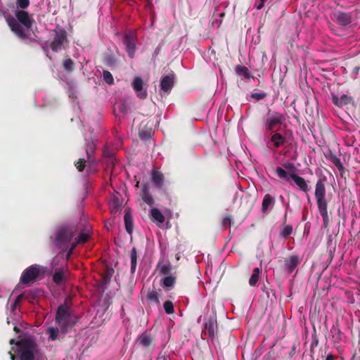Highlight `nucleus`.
I'll list each match as a JSON object with an SVG mask.
<instances>
[{"instance_id": "f257e3e1", "label": "nucleus", "mask_w": 360, "mask_h": 360, "mask_svg": "<svg viewBox=\"0 0 360 360\" xmlns=\"http://www.w3.org/2000/svg\"><path fill=\"white\" fill-rule=\"evenodd\" d=\"M39 345L32 336L24 337L16 342V347L9 352L11 360H46L40 356Z\"/></svg>"}, {"instance_id": "f03ea898", "label": "nucleus", "mask_w": 360, "mask_h": 360, "mask_svg": "<svg viewBox=\"0 0 360 360\" xmlns=\"http://www.w3.org/2000/svg\"><path fill=\"white\" fill-rule=\"evenodd\" d=\"M15 16V18L8 17L6 18L11 32L20 39H28L30 36L28 31L32 27L33 18L23 10H16Z\"/></svg>"}, {"instance_id": "7ed1b4c3", "label": "nucleus", "mask_w": 360, "mask_h": 360, "mask_svg": "<svg viewBox=\"0 0 360 360\" xmlns=\"http://www.w3.org/2000/svg\"><path fill=\"white\" fill-rule=\"evenodd\" d=\"M55 33L53 39L51 41H45L42 44V49L45 53H47V56L51 60V58L49 56L48 49L50 48L53 52L57 53L60 51L62 49H65V44L68 43L67 32L65 30L61 28H56L53 30Z\"/></svg>"}, {"instance_id": "20e7f679", "label": "nucleus", "mask_w": 360, "mask_h": 360, "mask_svg": "<svg viewBox=\"0 0 360 360\" xmlns=\"http://www.w3.org/2000/svg\"><path fill=\"white\" fill-rule=\"evenodd\" d=\"M285 122V115L280 112H272L269 110L266 117L262 122V129L266 134L279 131Z\"/></svg>"}, {"instance_id": "39448f33", "label": "nucleus", "mask_w": 360, "mask_h": 360, "mask_svg": "<svg viewBox=\"0 0 360 360\" xmlns=\"http://www.w3.org/2000/svg\"><path fill=\"white\" fill-rule=\"evenodd\" d=\"M70 303L68 300L60 304L56 311V321L60 328L62 333L65 334L68 332V328L70 324Z\"/></svg>"}, {"instance_id": "423d86ee", "label": "nucleus", "mask_w": 360, "mask_h": 360, "mask_svg": "<svg viewBox=\"0 0 360 360\" xmlns=\"http://www.w3.org/2000/svg\"><path fill=\"white\" fill-rule=\"evenodd\" d=\"M276 175L280 179H285L287 182L293 181L295 185L302 191L307 193L310 190V186L303 177L295 173H288L284 169L278 167L276 170Z\"/></svg>"}, {"instance_id": "0eeeda50", "label": "nucleus", "mask_w": 360, "mask_h": 360, "mask_svg": "<svg viewBox=\"0 0 360 360\" xmlns=\"http://www.w3.org/2000/svg\"><path fill=\"white\" fill-rule=\"evenodd\" d=\"M77 231L76 227L72 224L60 227L56 233V245L61 246L69 243Z\"/></svg>"}, {"instance_id": "6e6552de", "label": "nucleus", "mask_w": 360, "mask_h": 360, "mask_svg": "<svg viewBox=\"0 0 360 360\" xmlns=\"http://www.w3.org/2000/svg\"><path fill=\"white\" fill-rule=\"evenodd\" d=\"M96 149V143L93 141H88L86 144V159L79 158L77 162L75 163L76 168L79 172H82L85 167L86 163L88 162L91 165L96 164V160L94 158V153Z\"/></svg>"}, {"instance_id": "1a4fd4ad", "label": "nucleus", "mask_w": 360, "mask_h": 360, "mask_svg": "<svg viewBox=\"0 0 360 360\" xmlns=\"http://www.w3.org/2000/svg\"><path fill=\"white\" fill-rule=\"evenodd\" d=\"M41 273L39 265H31L22 271L20 282L23 285L29 286L37 281Z\"/></svg>"}, {"instance_id": "9d476101", "label": "nucleus", "mask_w": 360, "mask_h": 360, "mask_svg": "<svg viewBox=\"0 0 360 360\" xmlns=\"http://www.w3.org/2000/svg\"><path fill=\"white\" fill-rule=\"evenodd\" d=\"M123 44L130 58H133L136 52V34L135 31H129L123 37Z\"/></svg>"}, {"instance_id": "9b49d317", "label": "nucleus", "mask_w": 360, "mask_h": 360, "mask_svg": "<svg viewBox=\"0 0 360 360\" xmlns=\"http://www.w3.org/2000/svg\"><path fill=\"white\" fill-rule=\"evenodd\" d=\"M302 257L298 255H290L284 259L283 269L288 274L292 271L302 262Z\"/></svg>"}, {"instance_id": "f8f14e48", "label": "nucleus", "mask_w": 360, "mask_h": 360, "mask_svg": "<svg viewBox=\"0 0 360 360\" xmlns=\"http://www.w3.org/2000/svg\"><path fill=\"white\" fill-rule=\"evenodd\" d=\"M174 81L175 74L173 72L162 76L160 84V91L167 95L169 94L174 85Z\"/></svg>"}, {"instance_id": "ddd939ff", "label": "nucleus", "mask_w": 360, "mask_h": 360, "mask_svg": "<svg viewBox=\"0 0 360 360\" xmlns=\"http://www.w3.org/2000/svg\"><path fill=\"white\" fill-rule=\"evenodd\" d=\"M131 86L136 93L138 98L141 99L146 98L148 94L146 89L143 90V82L141 77H135L131 83Z\"/></svg>"}, {"instance_id": "4468645a", "label": "nucleus", "mask_w": 360, "mask_h": 360, "mask_svg": "<svg viewBox=\"0 0 360 360\" xmlns=\"http://www.w3.org/2000/svg\"><path fill=\"white\" fill-rule=\"evenodd\" d=\"M137 342L145 348L150 349V350H153L155 347L154 338L146 331L139 335Z\"/></svg>"}, {"instance_id": "2eb2a0df", "label": "nucleus", "mask_w": 360, "mask_h": 360, "mask_svg": "<svg viewBox=\"0 0 360 360\" xmlns=\"http://www.w3.org/2000/svg\"><path fill=\"white\" fill-rule=\"evenodd\" d=\"M270 139L268 143L271 144L275 148H279L284 146L286 142V138L278 131L269 133Z\"/></svg>"}, {"instance_id": "dca6fc26", "label": "nucleus", "mask_w": 360, "mask_h": 360, "mask_svg": "<svg viewBox=\"0 0 360 360\" xmlns=\"http://www.w3.org/2000/svg\"><path fill=\"white\" fill-rule=\"evenodd\" d=\"M325 183V179H319L316 184L314 194L316 202H324L323 201L326 195Z\"/></svg>"}, {"instance_id": "f3484780", "label": "nucleus", "mask_w": 360, "mask_h": 360, "mask_svg": "<svg viewBox=\"0 0 360 360\" xmlns=\"http://www.w3.org/2000/svg\"><path fill=\"white\" fill-rule=\"evenodd\" d=\"M333 18L334 20L341 26L348 25L352 22V15L349 13L336 11L333 13Z\"/></svg>"}, {"instance_id": "a211bd4d", "label": "nucleus", "mask_w": 360, "mask_h": 360, "mask_svg": "<svg viewBox=\"0 0 360 360\" xmlns=\"http://www.w3.org/2000/svg\"><path fill=\"white\" fill-rule=\"evenodd\" d=\"M124 221L126 231L129 234H131L134 231V220L131 215V210L129 207L124 208Z\"/></svg>"}, {"instance_id": "6ab92c4d", "label": "nucleus", "mask_w": 360, "mask_h": 360, "mask_svg": "<svg viewBox=\"0 0 360 360\" xmlns=\"http://www.w3.org/2000/svg\"><path fill=\"white\" fill-rule=\"evenodd\" d=\"M326 159H328L332 163L334 164V165L340 171L341 176H343L344 174L346 172V169L345 168L342 163L341 162L340 159L335 153H333L331 151H329V153L326 155Z\"/></svg>"}, {"instance_id": "aec40b11", "label": "nucleus", "mask_w": 360, "mask_h": 360, "mask_svg": "<svg viewBox=\"0 0 360 360\" xmlns=\"http://www.w3.org/2000/svg\"><path fill=\"white\" fill-rule=\"evenodd\" d=\"M241 202H255L257 200V191L255 190L241 192Z\"/></svg>"}, {"instance_id": "412c9836", "label": "nucleus", "mask_w": 360, "mask_h": 360, "mask_svg": "<svg viewBox=\"0 0 360 360\" xmlns=\"http://www.w3.org/2000/svg\"><path fill=\"white\" fill-rule=\"evenodd\" d=\"M42 291L40 289H34L28 291H25L22 294L24 295V299L28 300L30 302H34L39 296L41 295Z\"/></svg>"}, {"instance_id": "4be33fe9", "label": "nucleus", "mask_w": 360, "mask_h": 360, "mask_svg": "<svg viewBox=\"0 0 360 360\" xmlns=\"http://www.w3.org/2000/svg\"><path fill=\"white\" fill-rule=\"evenodd\" d=\"M205 328L208 336L211 338H214L215 336V331L217 328L216 321L210 319L205 323Z\"/></svg>"}, {"instance_id": "5701e85b", "label": "nucleus", "mask_w": 360, "mask_h": 360, "mask_svg": "<svg viewBox=\"0 0 360 360\" xmlns=\"http://www.w3.org/2000/svg\"><path fill=\"white\" fill-rule=\"evenodd\" d=\"M152 180L157 187L162 188L164 184V175L161 172L153 170Z\"/></svg>"}, {"instance_id": "b1692460", "label": "nucleus", "mask_w": 360, "mask_h": 360, "mask_svg": "<svg viewBox=\"0 0 360 360\" xmlns=\"http://www.w3.org/2000/svg\"><path fill=\"white\" fill-rule=\"evenodd\" d=\"M319 212L323 218V226L326 228L329 224V217L327 211V204H318Z\"/></svg>"}, {"instance_id": "393cba45", "label": "nucleus", "mask_w": 360, "mask_h": 360, "mask_svg": "<svg viewBox=\"0 0 360 360\" xmlns=\"http://www.w3.org/2000/svg\"><path fill=\"white\" fill-rule=\"evenodd\" d=\"M150 215L153 220L160 224H162L165 220V216L158 208H152L150 211Z\"/></svg>"}, {"instance_id": "a878e982", "label": "nucleus", "mask_w": 360, "mask_h": 360, "mask_svg": "<svg viewBox=\"0 0 360 360\" xmlns=\"http://www.w3.org/2000/svg\"><path fill=\"white\" fill-rule=\"evenodd\" d=\"M103 62L105 65L112 69L116 66L117 59L112 54H105L103 57Z\"/></svg>"}, {"instance_id": "bb28decb", "label": "nucleus", "mask_w": 360, "mask_h": 360, "mask_svg": "<svg viewBox=\"0 0 360 360\" xmlns=\"http://www.w3.org/2000/svg\"><path fill=\"white\" fill-rule=\"evenodd\" d=\"M130 259H131V273L134 274L136 269L137 263V250L135 247H133L130 252Z\"/></svg>"}, {"instance_id": "cd10ccee", "label": "nucleus", "mask_w": 360, "mask_h": 360, "mask_svg": "<svg viewBox=\"0 0 360 360\" xmlns=\"http://www.w3.org/2000/svg\"><path fill=\"white\" fill-rule=\"evenodd\" d=\"M64 279V272L62 269H56L53 276V281L56 285H60L62 283Z\"/></svg>"}, {"instance_id": "c85d7f7f", "label": "nucleus", "mask_w": 360, "mask_h": 360, "mask_svg": "<svg viewBox=\"0 0 360 360\" xmlns=\"http://www.w3.org/2000/svg\"><path fill=\"white\" fill-rule=\"evenodd\" d=\"M233 218L229 214H224L221 217V226L224 229H226L233 223Z\"/></svg>"}, {"instance_id": "c756f323", "label": "nucleus", "mask_w": 360, "mask_h": 360, "mask_svg": "<svg viewBox=\"0 0 360 360\" xmlns=\"http://www.w3.org/2000/svg\"><path fill=\"white\" fill-rule=\"evenodd\" d=\"M59 329L55 327L48 328L47 334L49 335V340L54 341L58 339Z\"/></svg>"}, {"instance_id": "7c9ffc66", "label": "nucleus", "mask_w": 360, "mask_h": 360, "mask_svg": "<svg viewBox=\"0 0 360 360\" xmlns=\"http://www.w3.org/2000/svg\"><path fill=\"white\" fill-rule=\"evenodd\" d=\"M74 61L71 58H68L64 60L63 67L66 72H72L74 70Z\"/></svg>"}, {"instance_id": "2f4dec72", "label": "nucleus", "mask_w": 360, "mask_h": 360, "mask_svg": "<svg viewBox=\"0 0 360 360\" xmlns=\"http://www.w3.org/2000/svg\"><path fill=\"white\" fill-rule=\"evenodd\" d=\"M292 233V226L291 225H286L283 229L280 230V236L283 238H287L289 237Z\"/></svg>"}, {"instance_id": "473e14b6", "label": "nucleus", "mask_w": 360, "mask_h": 360, "mask_svg": "<svg viewBox=\"0 0 360 360\" xmlns=\"http://www.w3.org/2000/svg\"><path fill=\"white\" fill-rule=\"evenodd\" d=\"M236 71L238 74L243 75L246 79L251 77L248 68L245 66L238 65L236 68Z\"/></svg>"}, {"instance_id": "72a5a7b5", "label": "nucleus", "mask_w": 360, "mask_h": 360, "mask_svg": "<svg viewBox=\"0 0 360 360\" xmlns=\"http://www.w3.org/2000/svg\"><path fill=\"white\" fill-rule=\"evenodd\" d=\"M103 80L109 85L114 84V78L112 75L108 70H103Z\"/></svg>"}, {"instance_id": "f704fd0d", "label": "nucleus", "mask_w": 360, "mask_h": 360, "mask_svg": "<svg viewBox=\"0 0 360 360\" xmlns=\"http://www.w3.org/2000/svg\"><path fill=\"white\" fill-rule=\"evenodd\" d=\"M175 283V277L169 276L163 278L162 284L165 287H172Z\"/></svg>"}, {"instance_id": "c9c22d12", "label": "nucleus", "mask_w": 360, "mask_h": 360, "mask_svg": "<svg viewBox=\"0 0 360 360\" xmlns=\"http://www.w3.org/2000/svg\"><path fill=\"white\" fill-rule=\"evenodd\" d=\"M163 307H164L165 311L167 314H172L174 312L173 303H172V302H171L169 300L166 301L164 303Z\"/></svg>"}, {"instance_id": "e433bc0d", "label": "nucleus", "mask_w": 360, "mask_h": 360, "mask_svg": "<svg viewBox=\"0 0 360 360\" xmlns=\"http://www.w3.org/2000/svg\"><path fill=\"white\" fill-rule=\"evenodd\" d=\"M148 300L159 303V294L156 290L150 291L147 295Z\"/></svg>"}, {"instance_id": "4c0bfd02", "label": "nucleus", "mask_w": 360, "mask_h": 360, "mask_svg": "<svg viewBox=\"0 0 360 360\" xmlns=\"http://www.w3.org/2000/svg\"><path fill=\"white\" fill-rule=\"evenodd\" d=\"M89 239V233H82L78 236V237L77 238V242L75 244L77 245L78 243H84L87 242Z\"/></svg>"}, {"instance_id": "58836bf2", "label": "nucleus", "mask_w": 360, "mask_h": 360, "mask_svg": "<svg viewBox=\"0 0 360 360\" xmlns=\"http://www.w3.org/2000/svg\"><path fill=\"white\" fill-rule=\"evenodd\" d=\"M352 101V98L346 95V94H343L341 96V97L340 98V104L341 105V107L344 106V105H346L349 103H350Z\"/></svg>"}, {"instance_id": "ea45409f", "label": "nucleus", "mask_w": 360, "mask_h": 360, "mask_svg": "<svg viewBox=\"0 0 360 360\" xmlns=\"http://www.w3.org/2000/svg\"><path fill=\"white\" fill-rule=\"evenodd\" d=\"M172 271V266L169 264H163L160 266V273L162 275L170 274Z\"/></svg>"}, {"instance_id": "a19ab883", "label": "nucleus", "mask_w": 360, "mask_h": 360, "mask_svg": "<svg viewBox=\"0 0 360 360\" xmlns=\"http://www.w3.org/2000/svg\"><path fill=\"white\" fill-rule=\"evenodd\" d=\"M103 155L104 157L107 158L109 159V161L113 165L114 164V161H115V158H114V154L113 153L110 152V150H108V148H105L103 150Z\"/></svg>"}, {"instance_id": "79ce46f5", "label": "nucleus", "mask_w": 360, "mask_h": 360, "mask_svg": "<svg viewBox=\"0 0 360 360\" xmlns=\"http://www.w3.org/2000/svg\"><path fill=\"white\" fill-rule=\"evenodd\" d=\"M123 208L122 204H112V206L110 207V212L112 214L120 212Z\"/></svg>"}, {"instance_id": "37998d69", "label": "nucleus", "mask_w": 360, "mask_h": 360, "mask_svg": "<svg viewBox=\"0 0 360 360\" xmlns=\"http://www.w3.org/2000/svg\"><path fill=\"white\" fill-rule=\"evenodd\" d=\"M16 4L19 8L25 9L30 5V0H16Z\"/></svg>"}, {"instance_id": "c03bdc74", "label": "nucleus", "mask_w": 360, "mask_h": 360, "mask_svg": "<svg viewBox=\"0 0 360 360\" xmlns=\"http://www.w3.org/2000/svg\"><path fill=\"white\" fill-rule=\"evenodd\" d=\"M157 360H171L170 355L167 354L166 352L162 350L159 353Z\"/></svg>"}, {"instance_id": "a18cd8bd", "label": "nucleus", "mask_w": 360, "mask_h": 360, "mask_svg": "<svg viewBox=\"0 0 360 360\" xmlns=\"http://www.w3.org/2000/svg\"><path fill=\"white\" fill-rule=\"evenodd\" d=\"M259 280V276H256L255 274H252L250 280H249V284L250 286H255L258 282Z\"/></svg>"}, {"instance_id": "49530a36", "label": "nucleus", "mask_w": 360, "mask_h": 360, "mask_svg": "<svg viewBox=\"0 0 360 360\" xmlns=\"http://www.w3.org/2000/svg\"><path fill=\"white\" fill-rule=\"evenodd\" d=\"M283 167L285 169L292 172V173H294L296 169L294 163L290 162L284 163Z\"/></svg>"}, {"instance_id": "de8ad7c7", "label": "nucleus", "mask_w": 360, "mask_h": 360, "mask_svg": "<svg viewBox=\"0 0 360 360\" xmlns=\"http://www.w3.org/2000/svg\"><path fill=\"white\" fill-rule=\"evenodd\" d=\"M266 94L264 93H253L252 94V98L256 99L257 101L263 99L266 97Z\"/></svg>"}, {"instance_id": "09e8293b", "label": "nucleus", "mask_w": 360, "mask_h": 360, "mask_svg": "<svg viewBox=\"0 0 360 360\" xmlns=\"http://www.w3.org/2000/svg\"><path fill=\"white\" fill-rule=\"evenodd\" d=\"M23 298H24V295L22 293L16 297V299H15V302L13 303V309H15L17 307V306L20 305V302H21V301H22V300Z\"/></svg>"}, {"instance_id": "8fccbe9b", "label": "nucleus", "mask_w": 360, "mask_h": 360, "mask_svg": "<svg viewBox=\"0 0 360 360\" xmlns=\"http://www.w3.org/2000/svg\"><path fill=\"white\" fill-rule=\"evenodd\" d=\"M332 101L335 105L338 107H341L340 104V98L336 95H332Z\"/></svg>"}, {"instance_id": "3c124183", "label": "nucleus", "mask_w": 360, "mask_h": 360, "mask_svg": "<svg viewBox=\"0 0 360 360\" xmlns=\"http://www.w3.org/2000/svg\"><path fill=\"white\" fill-rule=\"evenodd\" d=\"M266 0H259V3H256L255 6L257 8V9L259 10L264 7V3Z\"/></svg>"}, {"instance_id": "603ef678", "label": "nucleus", "mask_w": 360, "mask_h": 360, "mask_svg": "<svg viewBox=\"0 0 360 360\" xmlns=\"http://www.w3.org/2000/svg\"><path fill=\"white\" fill-rule=\"evenodd\" d=\"M113 272H114V270L112 269L108 271L107 275L105 276V277H104V279L105 281H107V280H108L111 278Z\"/></svg>"}, {"instance_id": "864d4df0", "label": "nucleus", "mask_w": 360, "mask_h": 360, "mask_svg": "<svg viewBox=\"0 0 360 360\" xmlns=\"http://www.w3.org/2000/svg\"><path fill=\"white\" fill-rule=\"evenodd\" d=\"M146 192V189H143V191H142V193H143L142 196H143V200L145 201V202H152L153 200L150 198H147L146 197H145L143 195Z\"/></svg>"}, {"instance_id": "5fc2aeb1", "label": "nucleus", "mask_w": 360, "mask_h": 360, "mask_svg": "<svg viewBox=\"0 0 360 360\" xmlns=\"http://www.w3.org/2000/svg\"><path fill=\"white\" fill-rule=\"evenodd\" d=\"M262 202H272V198L269 195H266Z\"/></svg>"}, {"instance_id": "6e6d98bb", "label": "nucleus", "mask_w": 360, "mask_h": 360, "mask_svg": "<svg viewBox=\"0 0 360 360\" xmlns=\"http://www.w3.org/2000/svg\"><path fill=\"white\" fill-rule=\"evenodd\" d=\"M295 351H296V347L295 345H293L290 353H289V356L292 357L295 354Z\"/></svg>"}, {"instance_id": "4d7b16f0", "label": "nucleus", "mask_w": 360, "mask_h": 360, "mask_svg": "<svg viewBox=\"0 0 360 360\" xmlns=\"http://www.w3.org/2000/svg\"><path fill=\"white\" fill-rule=\"evenodd\" d=\"M270 204H262V211L264 213L269 208Z\"/></svg>"}, {"instance_id": "13d9d810", "label": "nucleus", "mask_w": 360, "mask_h": 360, "mask_svg": "<svg viewBox=\"0 0 360 360\" xmlns=\"http://www.w3.org/2000/svg\"><path fill=\"white\" fill-rule=\"evenodd\" d=\"M76 247V244H73L72 245V248H70V250L68 251V254H67V257L68 258L71 254L72 253V251L74 250V248Z\"/></svg>"}, {"instance_id": "bf43d9fd", "label": "nucleus", "mask_w": 360, "mask_h": 360, "mask_svg": "<svg viewBox=\"0 0 360 360\" xmlns=\"http://www.w3.org/2000/svg\"><path fill=\"white\" fill-rule=\"evenodd\" d=\"M336 359V356L333 354H329L326 356V360H335Z\"/></svg>"}, {"instance_id": "052dcab7", "label": "nucleus", "mask_w": 360, "mask_h": 360, "mask_svg": "<svg viewBox=\"0 0 360 360\" xmlns=\"http://www.w3.org/2000/svg\"><path fill=\"white\" fill-rule=\"evenodd\" d=\"M252 274H256V276H259V268H257V267L255 268V269H253V272H252Z\"/></svg>"}, {"instance_id": "680f3d73", "label": "nucleus", "mask_w": 360, "mask_h": 360, "mask_svg": "<svg viewBox=\"0 0 360 360\" xmlns=\"http://www.w3.org/2000/svg\"><path fill=\"white\" fill-rule=\"evenodd\" d=\"M16 342L17 341H15L14 339H11L10 340L9 343L11 345H14L15 346L13 347H16Z\"/></svg>"}, {"instance_id": "e2e57ef3", "label": "nucleus", "mask_w": 360, "mask_h": 360, "mask_svg": "<svg viewBox=\"0 0 360 360\" xmlns=\"http://www.w3.org/2000/svg\"><path fill=\"white\" fill-rule=\"evenodd\" d=\"M4 15L5 12L2 9H0V20L4 16Z\"/></svg>"}, {"instance_id": "0e129e2a", "label": "nucleus", "mask_w": 360, "mask_h": 360, "mask_svg": "<svg viewBox=\"0 0 360 360\" xmlns=\"http://www.w3.org/2000/svg\"><path fill=\"white\" fill-rule=\"evenodd\" d=\"M13 329L16 333H18L20 331V329L17 326H15Z\"/></svg>"}, {"instance_id": "69168bd1", "label": "nucleus", "mask_w": 360, "mask_h": 360, "mask_svg": "<svg viewBox=\"0 0 360 360\" xmlns=\"http://www.w3.org/2000/svg\"><path fill=\"white\" fill-rule=\"evenodd\" d=\"M359 70V68H357L356 70V73H358Z\"/></svg>"}, {"instance_id": "338daca9", "label": "nucleus", "mask_w": 360, "mask_h": 360, "mask_svg": "<svg viewBox=\"0 0 360 360\" xmlns=\"http://www.w3.org/2000/svg\"><path fill=\"white\" fill-rule=\"evenodd\" d=\"M311 360H314V357H313V356H311Z\"/></svg>"}]
</instances>
